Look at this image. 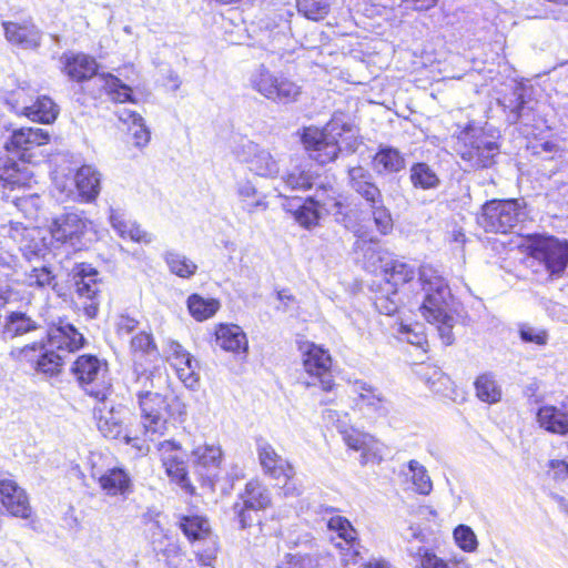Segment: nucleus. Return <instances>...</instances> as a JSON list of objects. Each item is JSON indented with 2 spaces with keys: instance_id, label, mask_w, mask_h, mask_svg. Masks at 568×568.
Segmentation results:
<instances>
[{
  "instance_id": "nucleus-4",
  "label": "nucleus",
  "mask_w": 568,
  "mask_h": 568,
  "mask_svg": "<svg viewBox=\"0 0 568 568\" xmlns=\"http://www.w3.org/2000/svg\"><path fill=\"white\" fill-rule=\"evenodd\" d=\"M50 233L57 242L82 250L91 241L93 223L83 212L70 211L53 219Z\"/></svg>"
},
{
  "instance_id": "nucleus-58",
  "label": "nucleus",
  "mask_w": 568,
  "mask_h": 568,
  "mask_svg": "<svg viewBox=\"0 0 568 568\" xmlns=\"http://www.w3.org/2000/svg\"><path fill=\"white\" fill-rule=\"evenodd\" d=\"M399 300L397 292L393 291L392 295H377L375 298V306L377 311L385 315H393L398 310Z\"/></svg>"
},
{
  "instance_id": "nucleus-29",
  "label": "nucleus",
  "mask_w": 568,
  "mask_h": 568,
  "mask_svg": "<svg viewBox=\"0 0 568 568\" xmlns=\"http://www.w3.org/2000/svg\"><path fill=\"white\" fill-rule=\"evenodd\" d=\"M217 345L234 354H245L248 348V342L243 329L235 324H220L215 329Z\"/></svg>"
},
{
  "instance_id": "nucleus-18",
  "label": "nucleus",
  "mask_w": 568,
  "mask_h": 568,
  "mask_svg": "<svg viewBox=\"0 0 568 568\" xmlns=\"http://www.w3.org/2000/svg\"><path fill=\"white\" fill-rule=\"evenodd\" d=\"M256 454L263 474L273 479L287 480L294 475L292 464L281 456L274 446L264 437L255 439Z\"/></svg>"
},
{
  "instance_id": "nucleus-21",
  "label": "nucleus",
  "mask_w": 568,
  "mask_h": 568,
  "mask_svg": "<svg viewBox=\"0 0 568 568\" xmlns=\"http://www.w3.org/2000/svg\"><path fill=\"white\" fill-rule=\"evenodd\" d=\"M50 135L47 131L39 128H20L12 130L6 139L9 142L14 154L23 164L32 162V151L37 146L44 145L49 142Z\"/></svg>"
},
{
  "instance_id": "nucleus-3",
  "label": "nucleus",
  "mask_w": 568,
  "mask_h": 568,
  "mask_svg": "<svg viewBox=\"0 0 568 568\" xmlns=\"http://www.w3.org/2000/svg\"><path fill=\"white\" fill-rule=\"evenodd\" d=\"M528 216L524 200H493L483 205L478 224L487 232L506 234Z\"/></svg>"
},
{
  "instance_id": "nucleus-14",
  "label": "nucleus",
  "mask_w": 568,
  "mask_h": 568,
  "mask_svg": "<svg viewBox=\"0 0 568 568\" xmlns=\"http://www.w3.org/2000/svg\"><path fill=\"white\" fill-rule=\"evenodd\" d=\"M11 355L18 359H26L34 363L36 369L48 376H54L64 364V353L57 351L55 347H43L42 345L32 344L22 348H14Z\"/></svg>"
},
{
  "instance_id": "nucleus-49",
  "label": "nucleus",
  "mask_w": 568,
  "mask_h": 568,
  "mask_svg": "<svg viewBox=\"0 0 568 568\" xmlns=\"http://www.w3.org/2000/svg\"><path fill=\"white\" fill-rule=\"evenodd\" d=\"M283 183L291 191H304L312 187L313 180L308 172L296 166L283 176Z\"/></svg>"
},
{
  "instance_id": "nucleus-11",
  "label": "nucleus",
  "mask_w": 568,
  "mask_h": 568,
  "mask_svg": "<svg viewBox=\"0 0 568 568\" xmlns=\"http://www.w3.org/2000/svg\"><path fill=\"white\" fill-rule=\"evenodd\" d=\"M73 278L79 298L89 301V304L84 305L85 314L95 317L103 286L100 273L89 264H80L74 268Z\"/></svg>"
},
{
  "instance_id": "nucleus-2",
  "label": "nucleus",
  "mask_w": 568,
  "mask_h": 568,
  "mask_svg": "<svg viewBox=\"0 0 568 568\" xmlns=\"http://www.w3.org/2000/svg\"><path fill=\"white\" fill-rule=\"evenodd\" d=\"M356 133L352 124L345 122L342 116L335 115L323 129L306 128L302 141L314 161L326 164L337 158L342 150L339 143L352 151L355 150Z\"/></svg>"
},
{
  "instance_id": "nucleus-31",
  "label": "nucleus",
  "mask_w": 568,
  "mask_h": 568,
  "mask_svg": "<svg viewBox=\"0 0 568 568\" xmlns=\"http://www.w3.org/2000/svg\"><path fill=\"white\" fill-rule=\"evenodd\" d=\"M179 527L187 538L195 545L197 541H207L213 538L207 519L200 515H180L178 520Z\"/></svg>"
},
{
  "instance_id": "nucleus-56",
  "label": "nucleus",
  "mask_w": 568,
  "mask_h": 568,
  "mask_svg": "<svg viewBox=\"0 0 568 568\" xmlns=\"http://www.w3.org/2000/svg\"><path fill=\"white\" fill-rule=\"evenodd\" d=\"M153 551L156 556H160L163 559L165 566L169 568V566L173 565L174 560L178 559L183 550L179 542L171 538L160 547L153 549Z\"/></svg>"
},
{
  "instance_id": "nucleus-50",
  "label": "nucleus",
  "mask_w": 568,
  "mask_h": 568,
  "mask_svg": "<svg viewBox=\"0 0 568 568\" xmlns=\"http://www.w3.org/2000/svg\"><path fill=\"white\" fill-rule=\"evenodd\" d=\"M54 282V276L51 271L45 267H34L29 273H26L24 283L30 287H48L52 286Z\"/></svg>"
},
{
  "instance_id": "nucleus-54",
  "label": "nucleus",
  "mask_w": 568,
  "mask_h": 568,
  "mask_svg": "<svg viewBox=\"0 0 568 568\" xmlns=\"http://www.w3.org/2000/svg\"><path fill=\"white\" fill-rule=\"evenodd\" d=\"M397 332L399 334L400 339L406 341L412 345L423 347L424 344L427 343L426 335L424 334L422 326L418 324L412 326L400 323L398 325Z\"/></svg>"
},
{
  "instance_id": "nucleus-46",
  "label": "nucleus",
  "mask_w": 568,
  "mask_h": 568,
  "mask_svg": "<svg viewBox=\"0 0 568 568\" xmlns=\"http://www.w3.org/2000/svg\"><path fill=\"white\" fill-rule=\"evenodd\" d=\"M328 528L336 532L337 539L344 540L348 547L347 549H353L354 552H357V534L346 518L339 516L332 517L328 521Z\"/></svg>"
},
{
  "instance_id": "nucleus-55",
  "label": "nucleus",
  "mask_w": 568,
  "mask_h": 568,
  "mask_svg": "<svg viewBox=\"0 0 568 568\" xmlns=\"http://www.w3.org/2000/svg\"><path fill=\"white\" fill-rule=\"evenodd\" d=\"M131 349L133 351L135 356L140 354L155 357L158 354L152 336L144 332L135 335L131 339Z\"/></svg>"
},
{
  "instance_id": "nucleus-43",
  "label": "nucleus",
  "mask_w": 568,
  "mask_h": 568,
  "mask_svg": "<svg viewBox=\"0 0 568 568\" xmlns=\"http://www.w3.org/2000/svg\"><path fill=\"white\" fill-rule=\"evenodd\" d=\"M221 304L215 298H204L199 294H192L187 298V308L193 318L199 322L211 318L219 311Z\"/></svg>"
},
{
  "instance_id": "nucleus-45",
  "label": "nucleus",
  "mask_w": 568,
  "mask_h": 568,
  "mask_svg": "<svg viewBox=\"0 0 568 568\" xmlns=\"http://www.w3.org/2000/svg\"><path fill=\"white\" fill-rule=\"evenodd\" d=\"M287 210L294 212L295 220L306 229L316 225L321 216V211L311 196L303 204L291 205Z\"/></svg>"
},
{
  "instance_id": "nucleus-57",
  "label": "nucleus",
  "mask_w": 568,
  "mask_h": 568,
  "mask_svg": "<svg viewBox=\"0 0 568 568\" xmlns=\"http://www.w3.org/2000/svg\"><path fill=\"white\" fill-rule=\"evenodd\" d=\"M0 503L14 517L29 518L31 516L29 499H0Z\"/></svg>"
},
{
  "instance_id": "nucleus-1",
  "label": "nucleus",
  "mask_w": 568,
  "mask_h": 568,
  "mask_svg": "<svg viewBox=\"0 0 568 568\" xmlns=\"http://www.w3.org/2000/svg\"><path fill=\"white\" fill-rule=\"evenodd\" d=\"M419 281L424 291V301L419 307L422 316L437 325L438 333L445 345L454 341V317L449 314L453 295L446 280L432 265L419 268Z\"/></svg>"
},
{
  "instance_id": "nucleus-63",
  "label": "nucleus",
  "mask_w": 568,
  "mask_h": 568,
  "mask_svg": "<svg viewBox=\"0 0 568 568\" xmlns=\"http://www.w3.org/2000/svg\"><path fill=\"white\" fill-rule=\"evenodd\" d=\"M520 337L525 342L536 343L538 345H544L547 342V334L544 331H537L528 326L520 328Z\"/></svg>"
},
{
  "instance_id": "nucleus-9",
  "label": "nucleus",
  "mask_w": 568,
  "mask_h": 568,
  "mask_svg": "<svg viewBox=\"0 0 568 568\" xmlns=\"http://www.w3.org/2000/svg\"><path fill=\"white\" fill-rule=\"evenodd\" d=\"M138 399L144 435L151 440L166 429L170 402L168 393H152Z\"/></svg>"
},
{
  "instance_id": "nucleus-13",
  "label": "nucleus",
  "mask_w": 568,
  "mask_h": 568,
  "mask_svg": "<svg viewBox=\"0 0 568 568\" xmlns=\"http://www.w3.org/2000/svg\"><path fill=\"white\" fill-rule=\"evenodd\" d=\"M236 156L255 175L262 178H275L280 173L278 160L265 148L247 141L242 144Z\"/></svg>"
},
{
  "instance_id": "nucleus-40",
  "label": "nucleus",
  "mask_w": 568,
  "mask_h": 568,
  "mask_svg": "<svg viewBox=\"0 0 568 568\" xmlns=\"http://www.w3.org/2000/svg\"><path fill=\"white\" fill-rule=\"evenodd\" d=\"M409 179L414 187L422 190L436 189L440 184L439 176L427 163L413 164L409 170Z\"/></svg>"
},
{
  "instance_id": "nucleus-7",
  "label": "nucleus",
  "mask_w": 568,
  "mask_h": 568,
  "mask_svg": "<svg viewBox=\"0 0 568 568\" xmlns=\"http://www.w3.org/2000/svg\"><path fill=\"white\" fill-rule=\"evenodd\" d=\"M529 254L542 263L552 276H559L568 266V241L555 236L534 235L528 244Z\"/></svg>"
},
{
  "instance_id": "nucleus-60",
  "label": "nucleus",
  "mask_w": 568,
  "mask_h": 568,
  "mask_svg": "<svg viewBox=\"0 0 568 568\" xmlns=\"http://www.w3.org/2000/svg\"><path fill=\"white\" fill-rule=\"evenodd\" d=\"M146 537L152 549L160 547L162 544L171 539V537L165 532L161 523H152L146 528Z\"/></svg>"
},
{
  "instance_id": "nucleus-59",
  "label": "nucleus",
  "mask_w": 568,
  "mask_h": 568,
  "mask_svg": "<svg viewBox=\"0 0 568 568\" xmlns=\"http://www.w3.org/2000/svg\"><path fill=\"white\" fill-rule=\"evenodd\" d=\"M204 542L207 546L204 549H195L194 554L200 566L212 567L217 552L216 542L213 538Z\"/></svg>"
},
{
  "instance_id": "nucleus-23",
  "label": "nucleus",
  "mask_w": 568,
  "mask_h": 568,
  "mask_svg": "<svg viewBox=\"0 0 568 568\" xmlns=\"http://www.w3.org/2000/svg\"><path fill=\"white\" fill-rule=\"evenodd\" d=\"M2 28L6 40L12 45L24 50H36L41 44L42 32L32 19H26L21 22L3 21Z\"/></svg>"
},
{
  "instance_id": "nucleus-61",
  "label": "nucleus",
  "mask_w": 568,
  "mask_h": 568,
  "mask_svg": "<svg viewBox=\"0 0 568 568\" xmlns=\"http://www.w3.org/2000/svg\"><path fill=\"white\" fill-rule=\"evenodd\" d=\"M524 99L520 89H516L514 92V100H510L509 103H506V100L503 102L505 109H509L510 112L508 114V121L515 123L519 120L521 115V110L524 109Z\"/></svg>"
},
{
  "instance_id": "nucleus-48",
  "label": "nucleus",
  "mask_w": 568,
  "mask_h": 568,
  "mask_svg": "<svg viewBox=\"0 0 568 568\" xmlns=\"http://www.w3.org/2000/svg\"><path fill=\"white\" fill-rule=\"evenodd\" d=\"M297 10L305 18L320 21L329 12L332 0H296Z\"/></svg>"
},
{
  "instance_id": "nucleus-30",
  "label": "nucleus",
  "mask_w": 568,
  "mask_h": 568,
  "mask_svg": "<svg viewBox=\"0 0 568 568\" xmlns=\"http://www.w3.org/2000/svg\"><path fill=\"white\" fill-rule=\"evenodd\" d=\"M349 185L367 203H378L382 193L373 182L372 174L363 166H354L348 170Z\"/></svg>"
},
{
  "instance_id": "nucleus-25",
  "label": "nucleus",
  "mask_w": 568,
  "mask_h": 568,
  "mask_svg": "<svg viewBox=\"0 0 568 568\" xmlns=\"http://www.w3.org/2000/svg\"><path fill=\"white\" fill-rule=\"evenodd\" d=\"M83 343V335L70 323L60 322L49 332V346L64 353V356L78 351Z\"/></svg>"
},
{
  "instance_id": "nucleus-34",
  "label": "nucleus",
  "mask_w": 568,
  "mask_h": 568,
  "mask_svg": "<svg viewBox=\"0 0 568 568\" xmlns=\"http://www.w3.org/2000/svg\"><path fill=\"white\" fill-rule=\"evenodd\" d=\"M236 196L241 206L247 213H255L267 209L266 196L248 180L236 183Z\"/></svg>"
},
{
  "instance_id": "nucleus-28",
  "label": "nucleus",
  "mask_w": 568,
  "mask_h": 568,
  "mask_svg": "<svg viewBox=\"0 0 568 568\" xmlns=\"http://www.w3.org/2000/svg\"><path fill=\"white\" fill-rule=\"evenodd\" d=\"M74 184L80 200L92 202L101 190V174L92 165H82L74 175Z\"/></svg>"
},
{
  "instance_id": "nucleus-41",
  "label": "nucleus",
  "mask_w": 568,
  "mask_h": 568,
  "mask_svg": "<svg viewBox=\"0 0 568 568\" xmlns=\"http://www.w3.org/2000/svg\"><path fill=\"white\" fill-rule=\"evenodd\" d=\"M163 258L170 272L181 278H190L197 271V265L195 262L176 251L164 252Z\"/></svg>"
},
{
  "instance_id": "nucleus-19",
  "label": "nucleus",
  "mask_w": 568,
  "mask_h": 568,
  "mask_svg": "<svg viewBox=\"0 0 568 568\" xmlns=\"http://www.w3.org/2000/svg\"><path fill=\"white\" fill-rule=\"evenodd\" d=\"M101 459L102 455L98 453H92L89 458L92 467L91 476L99 480L101 488L112 496L131 494L132 481L129 474L121 468H113L103 473L98 467Z\"/></svg>"
},
{
  "instance_id": "nucleus-62",
  "label": "nucleus",
  "mask_w": 568,
  "mask_h": 568,
  "mask_svg": "<svg viewBox=\"0 0 568 568\" xmlns=\"http://www.w3.org/2000/svg\"><path fill=\"white\" fill-rule=\"evenodd\" d=\"M129 131L132 134L133 144L136 148L141 149V148H144V146H146L149 144V142L151 140V132L146 128L144 121L139 123L135 126H129Z\"/></svg>"
},
{
  "instance_id": "nucleus-38",
  "label": "nucleus",
  "mask_w": 568,
  "mask_h": 568,
  "mask_svg": "<svg viewBox=\"0 0 568 568\" xmlns=\"http://www.w3.org/2000/svg\"><path fill=\"white\" fill-rule=\"evenodd\" d=\"M22 113L32 121L49 124L57 119L59 109L52 99L42 95L33 104L24 106Z\"/></svg>"
},
{
  "instance_id": "nucleus-44",
  "label": "nucleus",
  "mask_w": 568,
  "mask_h": 568,
  "mask_svg": "<svg viewBox=\"0 0 568 568\" xmlns=\"http://www.w3.org/2000/svg\"><path fill=\"white\" fill-rule=\"evenodd\" d=\"M98 80L105 90L106 94L115 102L132 101V90L129 85L111 73L98 74Z\"/></svg>"
},
{
  "instance_id": "nucleus-16",
  "label": "nucleus",
  "mask_w": 568,
  "mask_h": 568,
  "mask_svg": "<svg viewBox=\"0 0 568 568\" xmlns=\"http://www.w3.org/2000/svg\"><path fill=\"white\" fill-rule=\"evenodd\" d=\"M182 447L172 440H164L159 444L162 465L171 480L175 481L185 494L193 495L194 487L190 484L186 465L181 455Z\"/></svg>"
},
{
  "instance_id": "nucleus-27",
  "label": "nucleus",
  "mask_w": 568,
  "mask_h": 568,
  "mask_svg": "<svg viewBox=\"0 0 568 568\" xmlns=\"http://www.w3.org/2000/svg\"><path fill=\"white\" fill-rule=\"evenodd\" d=\"M109 220L112 229L122 239H130L133 242L143 244H149L153 240L152 234L142 230L136 222L126 219L125 214L120 210L111 209Z\"/></svg>"
},
{
  "instance_id": "nucleus-15",
  "label": "nucleus",
  "mask_w": 568,
  "mask_h": 568,
  "mask_svg": "<svg viewBox=\"0 0 568 568\" xmlns=\"http://www.w3.org/2000/svg\"><path fill=\"white\" fill-rule=\"evenodd\" d=\"M303 367L306 374L318 381L325 392H331L335 385L331 372L332 357L322 346L310 344L303 352Z\"/></svg>"
},
{
  "instance_id": "nucleus-8",
  "label": "nucleus",
  "mask_w": 568,
  "mask_h": 568,
  "mask_svg": "<svg viewBox=\"0 0 568 568\" xmlns=\"http://www.w3.org/2000/svg\"><path fill=\"white\" fill-rule=\"evenodd\" d=\"M10 132L8 121L0 116V140ZM33 172L27 164L19 160L8 141L0 143V180L14 186H24L32 180Z\"/></svg>"
},
{
  "instance_id": "nucleus-26",
  "label": "nucleus",
  "mask_w": 568,
  "mask_h": 568,
  "mask_svg": "<svg viewBox=\"0 0 568 568\" xmlns=\"http://www.w3.org/2000/svg\"><path fill=\"white\" fill-rule=\"evenodd\" d=\"M133 373V392L136 398L152 393H166L168 376L159 371H149L135 364Z\"/></svg>"
},
{
  "instance_id": "nucleus-32",
  "label": "nucleus",
  "mask_w": 568,
  "mask_h": 568,
  "mask_svg": "<svg viewBox=\"0 0 568 568\" xmlns=\"http://www.w3.org/2000/svg\"><path fill=\"white\" fill-rule=\"evenodd\" d=\"M102 406L94 408L98 419V428L106 438L116 439L123 433V419L120 410H115L113 406L108 407L104 402Z\"/></svg>"
},
{
  "instance_id": "nucleus-47",
  "label": "nucleus",
  "mask_w": 568,
  "mask_h": 568,
  "mask_svg": "<svg viewBox=\"0 0 568 568\" xmlns=\"http://www.w3.org/2000/svg\"><path fill=\"white\" fill-rule=\"evenodd\" d=\"M37 329V323L24 313H11L4 326V334L8 337H16Z\"/></svg>"
},
{
  "instance_id": "nucleus-33",
  "label": "nucleus",
  "mask_w": 568,
  "mask_h": 568,
  "mask_svg": "<svg viewBox=\"0 0 568 568\" xmlns=\"http://www.w3.org/2000/svg\"><path fill=\"white\" fill-rule=\"evenodd\" d=\"M311 199L321 212L334 215L337 221L346 216L343 197L332 186H320Z\"/></svg>"
},
{
  "instance_id": "nucleus-12",
  "label": "nucleus",
  "mask_w": 568,
  "mask_h": 568,
  "mask_svg": "<svg viewBox=\"0 0 568 568\" xmlns=\"http://www.w3.org/2000/svg\"><path fill=\"white\" fill-rule=\"evenodd\" d=\"M458 153L469 169L488 168L499 153V144L494 135L480 132L471 136L469 142H465Z\"/></svg>"
},
{
  "instance_id": "nucleus-37",
  "label": "nucleus",
  "mask_w": 568,
  "mask_h": 568,
  "mask_svg": "<svg viewBox=\"0 0 568 568\" xmlns=\"http://www.w3.org/2000/svg\"><path fill=\"white\" fill-rule=\"evenodd\" d=\"M405 478L412 484V490L418 495H429L433 481L426 467L416 459H410L403 470Z\"/></svg>"
},
{
  "instance_id": "nucleus-51",
  "label": "nucleus",
  "mask_w": 568,
  "mask_h": 568,
  "mask_svg": "<svg viewBox=\"0 0 568 568\" xmlns=\"http://www.w3.org/2000/svg\"><path fill=\"white\" fill-rule=\"evenodd\" d=\"M454 539L458 547L464 551H474L478 546L475 532L469 526L466 525H458L454 529Z\"/></svg>"
},
{
  "instance_id": "nucleus-20",
  "label": "nucleus",
  "mask_w": 568,
  "mask_h": 568,
  "mask_svg": "<svg viewBox=\"0 0 568 568\" xmlns=\"http://www.w3.org/2000/svg\"><path fill=\"white\" fill-rule=\"evenodd\" d=\"M344 443L353 450L362 453V464L379 463L382 460L381 444L372 435L345 424H338Z\"/></svg>"
},
{
  "instance_id": "nucleus-53",
  "label": "nucleus",
  "mask_w": 568,
  "mask_h": 568,
  "mask_svg": "<svg viewBox=\"0 0 568 568\" xmlns=\"http://www.w3.org/2000/svg\"><path fill=\"white\" fill-rule=\"evenodd\" d=\"M244 504L239 513L240 524L242 528L252 525L254 518L252 514L256 515L258 508H264L268 505L270 499H243Z\"/></svg>"
},
{
  "instance_id": "nucleus-35",
  "label": "nucleus",
  "mask_w": 568,
  "mask_h": 568,
  "mask_svg": "<svg viewBox=\"0 0 568 568\" xmlns=\"http://www.w3.org/2000/svg\"><path fill=\"white\" fill-rule=\"evenodd\" d=\"M373 169L378 174L397 173L405 168L404 155L395 148L382 146L373 158Z\"/></svg>"
},
{
  "instance_id": "nucleus-10",
  "label": "nucleus",
  "mask_w": 568,
  "mask_h": 568,
  "mask_svg": "<svg viewBox=\"0 0 568 568\" xmlns=\"http://www.w3.org/2000/svg\"><path fill=\"white\" fill-rule=\"evenodd\" d=\"M224 453L220 444L203 443L195 446L190 453V462L194 473L201 478L202 485L213 487L219 477Z\"/></svg>"
},
{
  "instance_id": "nucleus-64",
  "label": "nucleus",
  "mask_w": 568,
  "mask_h": 568,
  "mask_svg": "<svg viewBox=\"0 0 568 568\" xmlns=\"http://www.w3.org/2000/svg\"><path fill=\"white\" fill-rule=\"evenodd\" d=\"M138 321L128 315H120L116 320V332L120 335H129L138 327Z\"/></svg>"
},
{
  "instance_id": "nucleus-5",
  "label": "nucleus",
  "mask_w": 568,
  "mask_h": 568,
  "mask_svg": "<svg viewBox=\"0 0 568 568\" xmlns=\"http://www.w3.org/2000/svg\"><path fill=\"white\" fill-rule=\"evenodd\" d=\"M250 85L264 98L283 104L296 101L301 94V87L294 81L264 67L252 72Z\"/></svg>"
},
{
  "instance_id": "nucleus-39",
  "label": "nucleus",
  "mask_w": 568,
  "mask_h": 568,
  "mask_svg": "<svg viewBox=\"0 0 568 568\" xmlns=\"http://www.w3.org/2000/svg\"><path fill=\"white\" fill-rule=\"evenodd\" d=\"M476 396L484 403L496 404L501 399V388L491 373L479 375L475 383Z\"/></svg>"
},
{
  "instance_id": "nucleus-52",
  "label": "nucleus",
  "mask_w": 568,
  "mask_h": 568,
  "mask_svg": "<svg viewBox=\"0 0 568 568\" xmlns=\"http://www.w3.org/2000/svg\"><path fill=\"white\" fill-rule=\"evenodd\" d=\"M372 207L374 222L381 233L387 234L393 227V220L388 210L383 204V196L378 203H368Z\"/></svg>"
},
{
  "instance_id": "nucleus-17",
  "label": "nucleus",
  "mask_w": 568,
  "mask_h": 568,
  "mask_svg": "<svg viewBox=\"0 0 568 568\" xmlns=\"http://www.w3.org/2000/svg\"><path fill=\"white\" fill-rule=\"evenodd\" d=\"M351 392L354 407L364 415L384 417L388 414L387 399L377 387L363 381H355L352 383Z\"/></svg>"
},
{
  "instance_id": "nucleus-36",
  "label": "nucleus",
  "mask_w": 568,
  "mask_h": 568,
  "mask_svg": "<svg viewBox=\"0 0 568 568\" xmlns=\"http://www.w3.org/2000/svg\"><path fill=\"white\" fill-rule=\"evenodd\" d=\"M540 427L546 430L565 435L568 433V412H562L555 406H542L537 413Z\"/></svg>"
},
{
  "instance_id": "nucleus-22",
  "label": "nucleus",
  "mask_w": 568,
  "mask_h": 568,
  "mask_svg": "<svg viewBox=\"0 0 568 568\" xmlns=\"http://www.w3.org/2000/svg\"><path fill=\"white\" fill-rule=\"evenodd\" d=\"M165 353L166 361L174 368L179 379L187 388H196L199 385L197 362L192 355L176 342H170Z\"/></svg>"
},
{
  "instance_id": "nucleus-42",
  "label": "nucleus",
  "mask_w": 568,
  "mask_h": 568,
  "mask_svg": "<svg viewBox=\"0 0 568 568\" xmlns=\"http://www.w3.org/2000/svg\"><path fill=\"white\" fill-rule=\"evenodd\" d=\"M383 272L387 283L393 286L403 285L415 276L414 266L398 260L386 262L383 265Z\"/></svg>"
},
{
  "instance_id": "nucleus-24",
  "label": "nucleus",
  "mask_w": 568,
  "mask_h": 568,
  "mask_svg": "<svg viewBox=\"0 0 568 568\" xmlns=\"http://www.w3.org/2000/svg\"><path fill=\"white\" fill-rule=\"evenodd\" d=\"M63 72L73 81L82 82L97 75L98 63L84 53L65 52L61 57Z\"/></svg>"
},
{
  "instance_id": "nucleus-6",
  "label": "nucleus",
  "mask_w": 568,
  "mask_h": 568,
  "mask_svg": "<svg viewBox=\"0 0 568 568\" xmlns=\"http://www.w3.org/2000/svg\"><path fill=\"white\" fill-rule=\"evenodd\" d=\"M72 371L88 395L99 402L108 399L111 394V383L105 364L101 363L95 356L83 355L74 362Z\"/></svg>"
}]
</instances>
